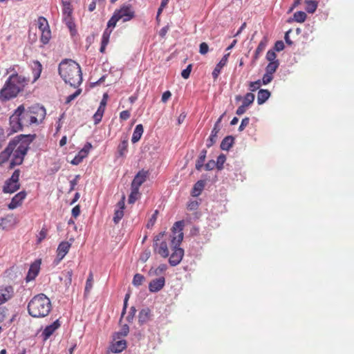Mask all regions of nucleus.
Segmentation results:
<instances>
[{
	"label": "nucleus",
	"instance_id": "obj_1",
	"mask_svg": "<svg viewBox=\"0 0 354 354\" xmlns=\"http://www.w3.org/2000/svg\"><path fill=\"white\" fill-rule=\"evenodd\" d=\"M28 82V77L14 72L8 77L0 90V101L4 102L15 98L24 90Z\"/></svg>",
	"mask_w": 354,
	"mask_h": 354
},
{
	"label": "nucleus",
	"instance_id": "obj_2",
	"mask_svg": "<svg viewBox=\"0 0 354 354\" xmlns=\"http://www.w3.org/2000/svg\"><path fill=\"white\" fill-rule=\"evenodd\" d=\"M58 72L63 80L74 88L78 87L82 82L80 66L72 59L62 61L59 64Z\"/></svg>",
	"mask_w": 354,
	"mask_h": 354
},
{
	"label": "nucleus",
	"instance_id": "obj_3",
	"mask_svg": "<svg viewBox=\"0 0 354 354\" xmlns=\"http://www.w3.org/2000/svg\"><path fill=\"white\" fill-rule=\"evenodd\" d=\"M184 224L183 221H176L171 229L172 236L171 242L172 253L169 259V263L171 266L178 265L184 255V250L179 248V245L183 239V230Z\"/></svg>",
	"mask_w": 354,
	"mask_h": 354
},
{
	"label": "nucleus",
	"instance_id": "obj_4",
	"mask_svg": "<svg viewBox=\"0 0 354 354\" xmlns=\"http://www.w3.org/2000/svg\"><path fill=\"white\" fill-rule=\"evenodd\" d=\"M36 123V118L30 116L24 104L19 106L10 117V129L11 133L23 130L24 127Z\"/></svg>",
	"mask_w": 354,
	"mask_h": 354
},
{
	"label": "nucleus",
	"instance_id": "obj_5",
	"mask_svg": "<svg viewBox=\"0 0 354 354\" xmlns=\"http://www.w3.org/2000/svg\"><path fill=\"white\" fill-rule=\"evenodd\" d=\"M51 301L44 294L40 293L33 297L28 304V314L32 317H44L51 310Z\"/></svg>",
	"mask_w": 354,
	"mask_h": 354
},
{
	"label": "nucleus",
	"instance_id": "obj_6",
	"mask_svg": "<svg viewBox=\"0 0 354 354\" xmlns=\"http://www.w3.org/2000/svg\"><path fill=\"white\" fill-rule=\"evenodd\" d=\"M136 17V12L130 3H123L120 8L115 9L112 17L107 22L106 28L112 30L116 26L118 21L123 23L130 21Z\"/></svg>",
	"mask_w": 354,
	"mask_h": 354
},
{
	"label": "nucleus",
	"instance_id": "obj_7",
	"mask_svg": "<svg viewBox=\"0 0 354 354\" xmlns=\"http://www.w3.org/2000/svg\"><path fill=\"white\" fill-rule=\"evenodd\" d=\"M20 175V170L16 169L12 173L10 178L7 179L3 187V193L12 194L17 192L20 188V183H19Z\"/></svg>",
	"mask_w": 354,
	"mask_h": 354
},
{
	"label": "nucleus",
	"instance_id": "obj_8",
	"mask_svg": "<svg viewBox=\"0 0 354 354\" xmlns=\"http://www.w3.org/2000/svg\"><path fill=\"white\" fill-rule=\"evenodd\" d=\"M26 109L30 116L36 118L35 124H38L39 122H41L46 117V109L43 106L35 104L31 106H28L26 108Z\"/></svg>",
	"mask_w": 354,
	"mask_h": 354
},
{
	"label": "nucleus",
	"instance_id": "obj_9",
	"mask_svg": "<svg viewBox=\"0 0 354 354\" xmlns=\"http://www.w3.org/2000/svg\"><path fill=\"white\" fill-rule=\"evenodd\" d=\"M35 138L36 134H21L15 137L10 142H14L15 148H16L19 143L29 147V145L33 142Z\"/></svg>",
	"mask_w": 354,
	"mask_h": 354
},
{
	"label": "nucleus",
	"instance_id": "obj_10",
	"mask_svg": "<svg viewBox=\"0 0 354 354\" xmlns=\"http://www.w3.org/2000/svg\"><path fill=\"white\" fill-rule=\"evenodd\" d=\"M148 175L149 172L147 171L144 169L139 171L132 180L131 186L139 189L142 184L146 180Z\"/></svg>",
	"mask_w": 354,
	"mask_h": 354
},
{
	"label": "nucleus",
	"instance_id": "obj_11",
	"mask_svg": "<svg viewBox=\"0 0 354 354\" xmlns=\"http://www.w3.org/2000/svg\"><path fill=\"white\" fill-rule=\"evenodd\" d=\"M71 246V244L68 241H62L59 244L57 249V263L64 259L66 254L68 252Z\"/></svg>",
	"mask_w": 354,
	"mask_h": 354
},
{
	"label": "nucleus",
	"instance_id": "obj_12",
	"mask_svg": "<svg viewBox=\"0 0 354 354\" xmlns=\"http://www.w3.org/2000/svg\"><path fill=\"white\" fill-rule=\"evenodd\" d=\"M26 196V192L25 191H21L15 194L12 198L10 203L8 205V209H14L20 206Z\"/></svg>",
	"mask_w": 354,
	"mask_h": 354
},
{
	"label": "nucleus",
	"instance_id": "obj_13",
	"mask_svg": "<svg viewBox=\"0 0 354 354\" xmlns=\"http://www.w3.org/2000/svg\"><path fill=\"white\" fill-rule=\"evenodd\" d=\"M41 265V260H35L30 266L26 279L27 281L35 279L37 276Z\"/></svg>",
	"mask_w": 354,
	"mask_h": 354
},
{
	"label": "nucleus",
	"instance_id": "obj_14",
	"mask_svg": "<svg viewBox=\"0 0 354 354\" xmlns=\"http://www.w3.org/2000/svg\"><path fill=\"white\" fill-rule=\"evenodd\" d=\"M59 326L60 323L58 319L55 320L51 324L46 326L41 334L43 339L44 341L47 340Z\"/></svg>",
	"mask_w": 354,
	"mask_h": 354
},
{
	"label": "nucleus",
	"instance_id": "obj_15",
	"mask_svg": "<svg viewBox=\"0 0 354 354\" xmlns=\"http://www.w3.org/2000/svg\"><path fill=\"white\" fill-rule=\"evenodd\" d=\"M165 284V279L160 277L158 279L152 280L149 284V290L151 292H157L160 291Z\"/></svg>",
	"mask_w": 354,
	"mask_h": 354
},
{
	"label": "nucleus",
	"instance_id": "obj_16",
	"mask_svg": "<svg viewBox=\"0 0 354 354\" xmlns=\"http://www.w3.org/2000/svg\"><path fill=\"white\" fill-rule=\"evenodd\" d=\"M15 149L14 142H10L6 148L0 153V165L8 161Z\"/></svg>",
	"mask_w": 354,
	"mask_h": 354
},
{
	"label": "nucleus",
	"instance_id": "obj_17",
	"mask_svg": "<svg viewBox=\"0 0 354 354\" xmlns=\"http://www.w3.org/2000/svg\"><path fill=\"white\" fill-rule=\"evenodd\" d=\"M14 292L13 288L10 286L0 288V305L10 299Z\"/></svg>",
	"mask_w": 354,
	"mask_h": 354
},
{
	"label": "nucleus",
	"instance_id": "obj_18",
	"mask_svg": "<svg viewBox=\"0 0 354 354\" xmlns=\"http://www.w3.org/2000/svg\"><path fill=\"white\" fill-rule=\"evenodd\" d=\"M230 56V53H227L223 55L220 62L216 65L212 75L214 80L217 79L221 71L223 66H225L227 62L228 57Z\"/></svg>",
	"mask_w": 354,
	"mask_h": 354
},
{
	"label": "nucleus",
	"instance_id": "obj_19",
	"mask_svg": "<svg viewBox=\"0 0 354 354\" xmlns=\"http://www.w3.org/2000/svg\"><path fill=\"white\" fill-rule=\"evenodd\" d=\"M151 310L148 308L142 309L138 315V322L140 325L147 323L151 319Z\"/></svg>",
	"mask_w": 354,
	"mask_h": 354
},
{
	"label": "nucleus",
	"instance_id": "obj_20",
	"mask_svg": "<svg viewBox=\"0 0 354 354\" xmlns=\"http://www.w3.org/2000/svg\"><path fill=\"white\" fill-rule=\"evenodd\" d=\"M111 32H112L111 29H109L108 28H106L104 30V31L102 34V37L101 46L100 48V53H104L106 47L109 42L110 35H111Z\"/></svg>",
	"mask_w": 354,
	"mask_h": 354
},
{
	"label": "nucleus",
	"instance_id": "obj_21",
	"mask_svg": "<svg viewBox=\"0 0 354 354\" xmlns=\"http://www.w3.org/2000/svg\"><path fill=\"white\" fill-rule=\"evenodd\" d=\"M127 342L125 340H119L111 344L109 348L110 352L112 353H118L125 349Z\"/></svg>",
	"mask_w": 354,
	"mask_h": 354
},
{
	"label": "nucleus",
	"instance_id": "obj_22",
	"mask_svg": "<svg viewBox=\"0 0 354 354\" xmlns=\"http://www.w3.org/2000/svg\"><path fill=\"white\" fill-rule=\"evenodd\" d=\"M205 186V181L204 180H198L194 185L192 189L191 194L194 197L198 196L202 191L204 189Z\"/></svg>",
	"mask_w": 354,
	"mask_h": 354
},
{
	"label": "nucleus",
	"instance_id": "obj_23",
	"mask_svg": "<svg viewBox=\"0 0 354 354\" xmlns=\"http://www.w3.org/2000/svg\"><path fill=\"white\" fill-rule=\"evenodd\" d=\"M128 151V138L127 136L122 140L121 142L118 146V153L119 157H125Z\"/></svg>",
	"mask_w": 354,
	"mask_h": 354
},
{
	"label": "nucleus",
	"instance_id": "obj_24",
	"mask_svg": "<svg viewBox=\"0 0 354 354\" xmlns=\"http://www.w3.org/2000/svg\"><path fill=\"white\" fill-rule=\"evenodd\" d=\"M221 128L214 127L209 138L207 140L206 146L207 148H210L217 140L218 133L220 131Z\"/></svg>",
	"mask_w": 354,
	"mask_h": 354
},
{
	"label": "nucleus",
	"instance_id": "obj_25",
	"mask_svg": "<svg viewBox=\"0 0 354 354\" xmlns=\"http://www.w3.org/2000/svg\"><path fill=\"white\" fill-rule=\"evenodd\" d=\"M268 44V39L266 37H263L261 41L259 42L257 49L255 50L254 55L253 56L254 61L259 59L261 53L265 50Z\"/></svg>",
	"mask_w": 354,
	"mask_h": 354
},
{
	"label": "nucleus",
	"instance_id": "obj_26",
	"mask_svg": "<svg viewBox=\"0 0 354 354\" xmlns=\"http://www.w3.org/2000/svg\"><path fill=\"white\" fill-rule=\"evenodd\" d=\"M234 143V138L232 136H227L221 141L220 147L222 150L229 151Z\"/></svg>",
	"mask_w": 354,
	"mask_h": 354
},
{
	"label": "nucleus",
	"instance_id": "obj_27",
	"mask_svg": "<svg viewBox=\"0 0 354 354\" xmlns=\"http://www.w3.org/2000/svg\"><path fill=\"white\" fill-rule=\"evenodd\" d=\"M270 92L267 89H260L257 95V103L261 105L264 104L270 97Z\"/></svg>",
	"mask_w": 354,
	"mask_h": 354
},
{
	"label": "nucleus",
	"instance_id": "obj_28",
	"mask_svg": "<svg viewBox=\"0 0 354 354\" xmlns=\"http://www.w3.org/2000/svg\"><path fill=\"white\" fill-rule=\"evenodd\" d=\"M32 70L34 77V82H35L40 77L42 71V66L41 63L37 60L33 61L32 64Z\"/></svg>",
	"mask_w": 354,
	"mask_h": 354
},
{
	"label": "nucleus",
	"instance_id": "obj_29",
	"mask_svg": "<svg viewBox=\"0 0 354 354\" xmlns=\"http://www.w3.org/2000/svg\"><path fill=\"white\" fill-rule=\"evenodd\" d=\"M143 131H144V129H143L142 124H139L136 125V127L133 131V136L131 138V142L133 143H136L137 142H138L142 137Z\"/></svg>",
	"mask_w": 354,
	"mask_h": 354
},
{
	"label": "nucleus",
	"instance_id": "obj_30",
	"mask_svg": "<svg viewBox=\"0 0 354 354\" xmlns=\"http://www.w3.org/2000/svg\"><path fill=\"white\" fill-rule=\"evenodd\" d=\"M156 252L164 258L169 256V250L165 241H162L159 247H154Z\"/></svg>",
	"mask_w": 354,
	"mask_h": 354
},
{
	"label": "nucleus",
	"instance_id": "obj_31",
	"mask_svg": "<svg viewBox=\"0 0 354 354\" xmlns=\"http://www.w3.org/2000/svg\"><path fill=\"white\" fill-rule=\"evenodd\" d=\"M206 155H207V150L203 149L201 151L200 155H199V156L196 160V162L195 167H196V170L201 171L202 167L204 166V162H205V160L206 158Z\"/></svg>",
	"mask_w": 354,
	"mask_h": 354
},
{
	"label": "nucleus",
	"instance_id": "obj_32",
	"mask_svg": "<svg viewBox=\"0 0 354 354\" xmlns=\"http://www.w3.org/2000/svg\"><path fill=\"white\" fill-rule=\"evenodd\" d=\"M63 16H69L72 15L73 8L70 0H62Z\"/></svg>",
	"mask_w": 354,
	"mask_h": 354
},
{
	"label": "nucleus",
	"instance_id": "obj_33",
	"mask_svg": "<svg viewBox=\"0 0 354 354\" xmlns=\"http://www.w3.org/2000/svg\"><path fill=\"white\" fill-rule=\"evenodd\" d=\"M64 21L66 24V26L69 28L71 35H74L76 33V30L75 28V25L72 19V15L69 16H63Z\"/></svg>",
	"mask_w": 354,
	"mask_h": 354
},
{
	"label": "nucleus",
	"instance_id": "obj_34",
	"mask_svg": "<svg viewBox=\"0 0 354 354\" xmlns=\"http://www.w3.org/2000/svg\"><path fill=\"white\" fill-rule=\"evenodd\" d=\"M305 3L306 12L310 14L314 13L317 8V2L313 0H305Z\"/></svg>",
	"mask_w": 354,
	"mask_h": 354
},
{
	"label": "nucleus",
	"instance_id": "obj_35",
	"mask_svg": "<svg viewBox=\"0 0 354 354\" xmlns=\"http://www.w3.org/2000/svg\"><path fill=\"white\" fill-rule=\"evenodd\" d=\"M279 66V60L269 62V64L266 67V72L269 73V74L273 75L276 72V71L278 68Z\"/></svg>",
	"mask_w": 354,
	"mask_h": 354
},
{
	"label": "nucleus",
	"instance_id": "obj_36",
	"mask_svg": "<svg viewBox=\"0 0 354 354\" xmlns=\"http://www.w3.org/2000/svg\"><path fill=\"white\" fill-rule=\"evenodd\" d=\"M254 98L255 96L252 93H248L243 99L242 104L244 105V106L248 107L254 102Z\"/></svg>",
	"mask_w": 354,
	"mask_h": 354
},
{
	"label": "nucleus",
	"instance_id": "obj_37",
	"mask_svg": "<svg viewBox=\"0 0 354 354\" xmlns=\"http://www.w3.org/2000/svg\"><path fill=\"white\" fill-rule=\"evenodd\" d=\"M139 194V189L138 188H135L131 186V193L129 196L128 203L129 204H133L136 202L138 198V195Z\"/></svg>",
	"mask_w": 354,
	"mask_h": 354
},
{
	"label": "nucleus",
	"instance_id": "obj_38",
	"mask_svg": "<svg viewBox=\"0 0 354 354\" xmlns=\"http://www.w3.org/2000/svg\"><path fill=\"white\" fill-rule=\"evenodd\" d=\"M38 28L42 32L43 30L50 29L48 21L44 17L38 18Z\"/></svg>",
	"mask_w": 354,
	"mask_h": 354
},
{
	"label": "nucleus",
	"instance_id": "obj_39",
	"mask_svg": "<svg viewBox=\"0 0 354 354\" xmlns=\"http://www.w3.org/2000/svg\"><path fill=\"white\" fill-rule=\"evenodd\" d=\"M307 15L304 11H297L294 13L293 18L294 20L299 23H303L306 19Z\"/></svg>",
	"mask_w": 354,
	"mask_h": 354
},
{
	"label": "nucleus",
	"instance_id": "obj_40",
	"mask_svg": "<svg viewBox=\"0 0 354 354\" xmlns=\"http://www.w3.org/2000/svg\"><path fill=\"white\" fill-rule=\"evenodd\" d=\"M51 38V32L50 29L43 30L41 32V35L40 38V41L43 44H47Z\"/></svg>",
	"mask_w": 354,
	"mask_h": 354
},
{
	"label": "nucleus",
	"instance_id": "obj_41",
	"mask_svg": "<svg viewBox=\"0 0 354 354\" xmlns=\"http://www.w3.org/2000/svg\"><path fill=\"white\" fill-rule=\"evenodd\" d=\"M226 160V156L223 153L220 154L216 160V167L218 170H221L223 168V165Z\"/></svg>",
	"mask_w": 354,
	"mask_h": 354
},
{
	"label": "nucleus",
	"instance_id": "obj_42",
	"mask_svg": "<svg viewBox=\"0 0 354 354\" xmlns=\"http://www.w3.org/2000/svg\"><path fill=\"white\" fill-rule=\"evenodd\" d=\"M145 280V277L143 275H142L141 274H136L133 277V281H132V283L134 286H140L143 281Z\"/></svg>",
	"mask_w": 354,
	"mask_h": 354
},
{
	"label": "nucleus",
	"instance_id": "obj_43",
	"mask_svg": "<svg viewBox=\"0 0 354 354\" xmlns=\"http://www.w3.org/2000/svg\"><path fill=\"white\" fill-rule=\"evenodd\" d=\"M86 157V156L84 153H82V152L80 151L74 157V158L71 161V163L73 165H78Z\"/></svg>",
	"mask_w": 354,
	"mask_h": 354
},
{
	"label": "nucleus",
	"instance_id": "obj_44",
	"mask_svg": "<svg viewBox=\"0 0 354 354\" xmlns=\"http://www.w3.org/2000/svg\"><path fill=\"white\" fill-rule=\"evenodd\" d=\"M23 158H21L20 157H15L13 156V158L10 162L9 168L12 169L17 165H20L23 163Z\"/></svg>",
	"mask_w": 354,
	"mask_h": 354
},
{
	"label": "nucleus",
	"instance_id": "obj_45",
	"mask_svg": "<svg viewBox=\"0 0 354 354\" xmlns=\"http://www.w3.org/2000/svg\"><path fill=\"white\" fill-rule=\"evenodd\" d=\"M124 216V210L122 209H116L114 213L113 216V222L117 224L120 222V221L122 218Z\"/></svg>",
	"mask_w": 354,
	"mask_h": 354
},
{
	"label": "nucleus",
	"instance_id": "obj_46",
	"mask_svg": "<svg viewBox=\"0 0 354 354\" xmlns=\"http://www.w3.org/2000/svg\"><path fill=\"white\" fill-rule=\"evenodd\" d=\"M261 81L260 80H258L255 82H250V84H249V90L251 91V92H254L256 91L257 89L259 88L260 86H261Z\"/></svg>",
	"mask_w": 354,
	"mask_h": 354
},
{
	"label": "nucleus",
	"instance_id": "obj_47",
	"mask_svg": "<svg viewBox=\"0 0 354 354\" xmlns=\"http://www.w3.org/2000/svg\"><path fill=\"white\" fill-rule=\"evenodd\" d=\"M266 59L268 61H269L270 62H274V61H277V59H276L277 57V55H276V53L274 50H273L272 49H270L267 53H266Z\"/></svg>",
	"mask_w": 354,
	"mask_h": 354
},
{
	"label": "nucleus",
	"instance_id": "obj_48",
	"mask_svg": "<svg viewBox=\"0 0 354 354\" xmlns=\"http://www.w3.org/2000/svg\"><path fill=\"white\" fill-rule=\"evenodd\" d=\"M93 286V274L91 272L87 278L86 286H85V292H89Z\"/></svg>",
	"mask_w": 354,
	"mask_h": 354
},
{
	"label": "nucleus",
	"instance_id": "obj_49",
	"mask_svg": "<svg viewBox=\"0 0 354 354\" xmlns=\"http://www.w3.org/2000/svg\"><path fill=\"white\" fill-rule=\"evenodd\" d=\"M272 79H273V75L269 74L266 72V73L263 75V76L262 77V80H261V81L263 85H267L270 82H271Z\"/></svg>",
	"mask_w": 354,
	"mask_h": 354
},
{
	"label": "nucleus",
	"instance_id": "obj_50",
	"mask_svg": "<svg viewBox=\"0 0 354 354\" xmlns=\"http://www.w3.org/2000/svg\"><path fill=\"white\" fill-rule=\"evenodd\" d=\"M192 64H189L185 69L183 70V71L181 72V76L184 78V79H187L189 78V75H190V73H191V71H192Z\"/></svg>",
	"mask_w": 354,
	"mask_h": 354
},
{
	"label": "nucleus",
	"instance_id": "obj_51",
	"mask_svg": "<svg viewBox=\"0 0 354 354\" xmlns=\"http://www.w3.org/2000/svg\"><path fill=\"white\" fill-rule=\"evenodd\" d=\"M167 269L166 264H160L156 269H155L153 273L155 275H160L163 273Z\"/></svg>",
	"mask_w": 354,
	"mask_h": 354
},
{
	"label": "nucleus",
	"instance_id": "obj_52",
	"mask_svg": "<svg viewBox=\"0 0 354 354\" xmlns=\"http://www.w3.org/2000/svg\"><path fill=\"white\" fill-rule=\"evenodd\" d=\"M284 48H285V45H284L283 41L279 40V41H277L275 42L274 46L272 50L274 51L279 52V51L283 50L284 49Z\"/></svg>",
	"mask_w": 354,
	"mask_h": 354
},
{
	"label": "nucleus",
	"instance_id": "obj_53",
	"mask_svg": "<svg viewBox=\"0 0 354 354\" xmlns=\"http://www.w3.org/2000/svg\"><path fill=\"white\" fill-rule=\"evenodd\" d=\"M80 177V175H76L75 177L70 181L69 192H71L75 189V186L78 183V180H79Z\"/></svg>",
	"mask_w": 354,
	"mask_h": 354
},
{
	"label": "nucleus",
	"instance_id": "obj_54",
	"mask_svg": "<svg viewBox=\"0 0 354 354\" xmlns=\"http://www.w3.org/2000/svg\"><path fill=\"white\" fill-rule=\"evenodd\" d=\"M209 50V46L207 43L202 42L199 46V53L201 55H205Z\"/></svg>",
	"mask_w": 354,
	"mask_h": 354
},
{
	"label": "nucleus",
	"instance_id": "obj_55",
	"mask_svg": "<svg viewBox=\"0 0 354 354\" xmlns=\"http://www.w3.org/2000/svg\"><path fill=\"white\" fill-rule=\"evenodd\" d=\"M136 313V309L134 306H131L130 308V310L129 312V314L127 317V320L129 322H131L134 318L135 314Z\"/></svg>",
	"mask_w": 354,
	"mask_h": 354
},
{
	"label": "nucleus",
	"instance_id": "obj_56",
	"mask_svg": "<svg viewBox=\"0 0 354 354\" xmlns=\"http://www.w3.org/2000/svg\"><path fill=\"white\" fill-rule=\"evenodd\" d=\"M72 277H73V271L68 270L66 273V280L65 285L66 286H69L72 283Z\"/></svg>",
	"mask_w": 354,
	"mask_h": 354
},
{
	"label": "nucleus",
	"instance_id": "obj_57",
	"mask_svg": "<svg viewBox=\"0 0 354 354\" xmlns=\"http://www.w3.org/2000/svg\"><path fill=\"white\" fill-rule=\"evenodd\" d=\"M250 122V118L246 117L243 119H242L241 124L239 127V131H242L244 130V129L249 124Z\"/></svg>",
	"mask_w": 354,
	"mask_h": 354
},
{
	"label": "nucleus",
	"instance_id": "obj_58",
	"mask_svg": "<svg viewBox=\"0 0 354 354\" xmlns=\"http://www.w3.org/2000/svg\"><path fill=\"white\" fill-rule=\"evenodd\" d=\"M81 93V90L79 89L77 91H76L75 93H73V94L68 95L67 97H66V103H70L71 101L74 100Z\"/></svg>",
	"mask_w": 354,
	"mask_h": 354
},
{
	"label": "nucleus",
	"instance_id": "obj_59",
	"mask_svg": "<svg viewBox=\"0 0 354 354\" xmlns=\"http://www.w3.org/2000/svg\"><path fill=\"white\" fill-rule=\"evenodd\" d=\"M205 169L206 171L212 170L214 167H216V162L214 160H209L205 165H204Z\"/></svg>",
	"mask_w": 354,
	"mask_h": 354
},
{
	"label": "nucleus",
	"instance_id": "obj_60",
	"mask_svg": "<svg viewBox=\"0 0 354 354\" xmlns=\"http://www.w3.org/2000/svg\"><path fill=\"white\" fill-rule=\"evenodd\" d=\"M92 148V145L90 142H86L84 147L80 150L82 153H84L86 156H88L90 149Z\"/></svg>",
	"mask_w": 354,
	"mask_h": 354
},
{
	"label": "nucleus",
	"instance_id": "obj_61",
	"mask_svg": "<svg viewBox=\"0 0 354 354\" xmlns=\"http://www.w3.org/2000/svg\"><path fill=\"white\" fill-rule=\"evenodd\" d=\"M130 115H131V113H130L129 111H128V110L122 111L120 113V118L122 120H127V119H129L130 118Z\"/></svg>",
	"mask_w": 354,
	"mask_h": 354
},
{
	"label": "nucleus",
	"instance_id": "obj_62",
	"mask_svg": "<svg viewBox=\"0 0 354 354\" xmlns=\"http://www.w3.org/2000/svg\"><path fill=\"white\" fill-rule=\"evenodd\" d=\"M198 205L199 203L196 201H191L187 205V209L191 211L195 210L198 208Z\"/></svg>",
	"mask_w": 354,
	"mask_h": 354
},
{
	"label": "nucleus",
	"instance_id": "obj_63",
	"mask_svg": "<svg viewBox=\"0 0 354 354\" xmlns=\"http://www.w3.org/2000/svg\"><path fill=\"white\" fill-rule=\"evenodd\" d=\"M102 114L95 112V113L93 115L94 124H99L102 120Z\"/></svg>",
	"mask_w": 354,
	"mask_h": 354
},
{
	"label": "nucleus",
	"instance_id": "obj_64",
	"mask_svg": "<svg viewBox=\"0 0 354 354\" xmlns=\"http://www.w3.org/2000/svg\"><path fill=\"white\" fill-rule=\"evenodd\" d=\"M72 216L75 218L77 217L80 214V207L79 205L75 206L71 211Z\"/></svg>",
	"mask_w": 354,
	"mask_h": 354
}]
</instances>
